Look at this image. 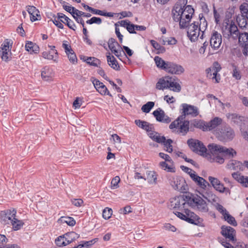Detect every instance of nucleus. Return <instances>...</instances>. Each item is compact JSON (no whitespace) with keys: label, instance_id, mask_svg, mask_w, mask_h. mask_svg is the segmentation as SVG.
<instances>
[{"label":"nucleus","instance_id":"1","mask_svg":"<svg viewBox=\"0 0 248 248\" xmlns=\"http://www.w3.org/2000/svg\"><path fill=\"white\" fill-rule=\"evenodd\" d=\"M194 12V9L190 5L186 6L179 2H177L172 10L173 20L179 22L181 29L187 27Z\"/></svg>","mask_w":248,"mask_h":248},{"label":"nucleus","instance_id":"2","mask_svg":"<svg viewBox=\"0 0 248 248\" xmlns=\"http://www.w3.org/2000/svg\"><path fill=\"white\" fill-rule=\"evenodd\" d=\"M200 23L194 22L187 26V36L192 42H195L199 37L203 38L204 32L207 28V22L204 17L200 16Z\"/></svg>","mask_w":248,"mask_h":248},{"label":"nucleus","instance_id":"3","mask_svg":"<svg viewBox=\"0 0 248 248\" xmlns=\"http://www.w3.org/2000/svg\"><path fill=\"white\" fill-rule=\"evenodd\" d=\"M187 203L197 211L202 214L209 212V208L207 202L200 196L191 194L186 196Z\"/></svg>","mask_w":248,"mask_h":248},{"label":"nucleus","instance_id":"4","mask_svg":"<svg viewBox=\"0 0 248 248\" xmlns=\"http://www.w3.org/2000/svg\"><path fill=\"white\" fill-rule=\"evenodd\" d=\"M169 128L173 133L185 136L189 130V122L185 119L181 120L178 117L170 124Z\"/></svg>","mask_w":248,"mask_h":248},{"label":"nucleus","instance_id":"5","mask_svg":"<svg viewBox=\"0 0 248 248\" xmlns=\"http://www.w3.org/2000/svg\"><path fill=\"white\" fill-rule=\"evenodd\" d=\"M167 177L169 183L174 189L181 193L186 192L187 185L182 177L171 174L167 175Z\"/></svg>","mask_w":248,"mask_h":248},{"label":"nucleus","instance_id":"6","mask_svg":"<svg viewBox=\"0 0 248 248\" xmlns=\"http://www.w3.org/2000/svg\"><path fill=\"white\" fill-rule=\"evenodd\" d=\"M208 148L211 153L216 154L217 152H219L228 158H232L237 154L236 151L232 148H227L215 143L209 144Z\"/></svg>","mask_w":248,"mask_h":248},{"label":"nucleus","instance_id":"7","mask_svg":"<svg viewBox=\"0 0 248 248\" xmlns=\"http://www.w3.org/2000/svg\"><path fill=\"white\" fill-rule=\"evenodd\" d=\"M182 212H183V213L176 211L175 214L179 218L188 223L196 224L200 222V217L194 212L186 208L183 209Z\"/></svg>","mask_w":248,"mask_h":248},{"label":"nucleus","instance_id":"8","mask_svg":"<svg viewBox=\"0 0 248 248\" xmlns=\"http://www.w3.org/2000/svg\"><path fill=\"white\" fill-rule=\"evenodd\" d=\"M221 69V67L218 62H214L211 67L206 70L207 77L212 79L215 83H219L220 80V75L218 73Z\"/></svg>","mask_w":248,"mask_h":248},{"label":"nucleus","instance_id":"9","mask_svg":"<svg viewBox=\"0 0 248 248\" xmlns=\"http://www.w3.org/2000/svg\"><path fill=\"white\" fill-rule=\"evenodd\" d=\"M222 30L223 36L228 39L231 36L234 39H237L239 33L237 27L232 22L231 23H226V25H223Z\"/></svg>","mask_w":248,"mask_h":248},{"label":"nucleus","instance_id":"10","mask_svg":"<svg viewBox=\"0 0 248 248\" xmlns=\"http://www.w3.org/2000/svg\"><path fill=\"white\" fill-rule=\"evenodd\" d=\"M187 143L194 152L202 155L206 154L207 148L200 140L191 139L187 140Z\"/></svg>","mask_w":248,"mask_h":248},{"label":"nucleus","instance_id":"11","mask_svg":"<svg viewBox=\"0 0 248 248\" xmlns=\"http://www.w3.org/2000/svg\"><path fill=\"white\" fill-rule=\"evenodd\" d=\"M208 180L213 188L220 193H225L226 195H230L231 190L229 188L225 187L223 183L217 178L212 176L208 177Z\"/></svg>","mask_w":248,"mask_h":248},{"label":"nucleus","instance_id":"12","mask_svg":"<svg viewBox=\"0 0 248 248\" xmlns=\"http://www.w3.org/2000/svg\"><path fill=\"white\" fill-rule=\"evenodd\" d=\"M182 107V115L179 116V119L184 120L186 116L190 115L195 117L199 115L198 108L194 106L184 103L181 105Z\"/></svg>","mask_w":248,"mask_h":248},{"label":"nucleus","instance_id":"13","mask_svg":"<svg viewBox=\"0 0 248 248\" xmlns=\"http://www.w3.org/2000/svg\"><path fill=\"white\" fill-rule=\"evenodd\" d=\"M234 136L233 130L229 126L223 127L218 132V138L222 141L232 140Z\"/></svg>","mask_w":248,"mask_h":248},{"label":"nucleus","instance_id":"14","mask_svg":"<svg viewBox=\"0 0 248 248\" xmlns=\"http://www.w3.org/2000/svg\"><path fill=\"white\" fill-rule=\"evenodd\" d=\"M16 215V210L13 208L2 211L0 212V222L3 225H9Z\"/></svg>","mask_w":248,"mask_h":248},{"label":"nucleus","instance_id":"15","mask_svg":"<svg viewBox=\"0 0 248 248\" xmlns=\"http://www.w3.org/2000/svg\"><path fill=\"white\" fill-rule=\"evenodd\" d=\"M221 233L228 241L234 243L236 241L235 231L230 226H222Z\"/></svg>","mask_w":248,"mask_h":248},{"label":"nucleus","instance_id":"16","mask_svg":"<svg viewBox=\"0 0 248 248\" xmlns=\"http://www.w3.org/2000/svg\"><path fill=\"white\" fill-rule=\"evenodd\" d=\"M170 206L181 211L185 209L188 203L186 202L184 198L182 196L176 197L170 201Z\"/></svg>","mask_w":248,"mask_h":248},{"label":"nucleus","instance_id":"17","mask_svg":"<svg viewBox=\"0 0 248 248\" xmlns=\"http://www.w3.org/2000/svg\"><path fill=\"white\" fill-rule=\"evenodd\" d=\"M153 114L157 121L166 124H169L171 122V119L166 115L164 111L159 108L154 111Z\"/></svg>","mask_w":248,"mask_h":248},{"label":"nucleus","instance_id":"18","mask_svg":"<svg viewBox=\"0 0 248 248\" xmlns=\"http://www.w3.org/2000/svg\"><path fill=\"white\" fill-rule=\"evenodd\" d=\"M185 71L183 67L176 63L169 62L166 72L175 75H181Z\"/></svg>","mask_w":248,"mask_h":248},{"label":"nucleus","instance_id":"19","mask_svg":"<svg viewBox=\"0 0 248 248\" xmlns=\"http://www.w3.org/2000/svg\"><path fill=\"white\" fill-rule=\"evenodd\" d=\"M222 43V36L217 31H214L210 38V46L214 49L219 47Z\"/></svg>","mask_w":248,"mask_h":248},{"label":"nucleus","instance_id":"20","mask_svg":"<svg viewBox=\"0 0 248 248\" xmlns=\"http://www.w3.org/2000/svg\"><path fill=\"white\" fill-rule=\"evenodd\" d=\"M238 41L240 45L244 48L243 54L247 55L248 53V33L247 32L239 33Z\"/></svg>","mask_w":248,"mask_h":248},{"label":"nucleus","instance_id":"21","mask_svg":"<svg viewBox=\"0 0 248 248\" xmlns=\"http://www.w3.org/2000/svg\"><path fill=\"white\" fill-rule=\"evenodd\" d=\"M191 178L202 189H205L209 183L202 177L198 176L196 173L191 175Z\"/></svg>","mask_w":248,"mask_h":248},{"label":"nucleus","instance_id":"22","mask_svg":"<svg viewBox=\"0 0 248 248\" xmlns=\"http://www.w3.org/2000/svg\"><path fill=\"white\" fill-rule=\"evenodd\" d=\"M27 11L30 15L31 20L32 22L41 19L39 11L34 6H27Z\"/></svg>","mask_w":248,"mask_h":248},{"label":"nucleus","instance_id":"23","mask_svg":"<svg viewBox=\"0 0 248 248\" xmlns=\"http://www.w3.org/2000/svg\"><path fill=\"white\" fill-rule=\"evenodd\" d=\"M232 178L243 186L248 187V177L242 175L238 172H233L232 174Z\"/></svg>","mask_w":248,"mask_h":248},{"label":"nucleus","instance_id":"24","mask_svg":"<svg viewBox=\"0 0 248 248\" xmlns=\"http://www.w3.org/2000/svg\"><path fill=\"white\" fill-rule=\"evenodd\" d=\"M57 15L58 19H60L61 22L66 24L70 29L75 31L76 26L72 20L62 13H58Z\"/></svg>","mask_w":248,"mask_h":248},{"label":"nucleus","instance_id":"25","mask_svg":"<svg viewBox=\"0 0 248 248\" xmlns=\"http://www.w3.org/2000/svg\"><path fill=\"white\" fill-rule=\"evenodd\" d=\"M222 123V119L216 117L209 122H206L207 131H210L217 127Z\"/></svg>","mask_w":248,"mask_h":248},{"label":"nucleus","instance_id":"26","mask_svg":"<svg viewBox=\"0 0 248 248\" xmlns=\"http://www.w3.org/2000/svg\"><path fill=\"white\" fill-rule=\"evenodd\" d=\"M107 59L108 64L114 70L116 71L120 70V66L115 58L113 55H110V53H108L107 55Z\"/></svg>","mask_w":248,"mask_h":248},{"label":"nucleus","instance_id":"27","mask_svg":"<svg viewBox=\"0 0 248 248\" xmlns=\"http://www.w3.org/2000/svg\"><path fill=\"white\" fill-rule=\"evenodd\" d=\"M148 135L154 141L159 143H162L165 140V137L161 136L159 133L153 131L152 129L149 131Z\"/></svg>","mask_w":248,"mask_h":248},{"label":"nucleus","instance_id":"28","mask_svg":"<svg viewBox=\"0 0 248 248\" xmlns=\"http://www.w3.org/2000/svg\"><path fill=\"white\" fill-rule=\"evenodd\" d=\"M170 79L169 77L160 78L156 84V88L158 90L168 88Z\"/></svg>","mask_w":248,"mask_h":248},{"label":"nucleus","instance_id":"29","mask_svg":"<svg viewBox=\"0 0 248 248\" xmlns=\"http://www.w3.org/2000/svg\"><path fill=\"white\" fill-rule=\"evenodd\" d=\"M53 74L52 69L47 66L44 67L41 71V77L46 81L50 80Z\"/></svg>","mask_w":248,"mask_h":248},{"label":"nucleus","instance_id":"30","mask_svg":"<svg viewBox=\"0 0 248 248\" xmlns=\"http://www.w3.org/2000/svg\"><path fill=\"white\" fill-rule=\"evenodd\" d=\"M242 164L240 161L235 160H231L228 163L226 168L232 170H241Z\"/></svg>","mask_w":248,"mask_h":248},{"label":"nucleus","instance_id":"31","mask_svg":"<svg viewBox=\"0 0 248 248\" xmlns=\"http://www.w3.org/2000/svg\"><path fill=\"white\" fill-rule=\"evenodd\" d=\"M154 61L156 66L158 68L164 70L166 71L168 66V63L169 62L165 61L158 56H155L154 58Z\"/></svg>","mask_w":248,"mask_h":248},{"label":"nucleus","instance_id":"32","mask_svg":"<svg viewBox=\"0 0 248 248\" xmlns=\"http://www.w3.org/2000/svg\"><path fill=\"white\" fill-rule=\"evenodd\" d=\"M168 88L175 92H179L181 90V87L179 83L176 82L175 79L171 77L169 80Z\"/></svg>","mask_w":248,"mask_h":248},{"label":"nucleus","instance_id":"33","mask_svg":"<svg viewBox=\"0 0 248 248\" xmlns=\"http://www.w3.org/2000/svg\"><path fill=\"white\" fill-rule=\"evenodd\" d=\"M205 198L209 202L211 203H216L218 201V197L211 190H207L205 193Z\"/></svg>","mask_w":248,"mask_h":248},{"label":"nucleus","instance_id":"34","mask_svg":"<svg viewBox=\"0 0 248 248\" xmlns=\"http://www.w3.org/2000/svg\"><path fill=\"white\" fill-rule=\"evenodd\" d=\"M135 123L139 127L145 130L148 132H149V131H151V129H153L152 126L150 125L148 123L145 121L140 120H136L135 121Z\"/></svg>","mask_w":248,"mask_h":248},{"label":"nucleus","instance_id":"35","mask_svg":"<svg viewBox=\"0 0 248 248\" xmlns=\"http://www.w3.org/2000/svg\"><path fill=\"white\" fill-rule=\"evenodd\" d=\"M12 226V228L14 231H18L21 229L24 224V222L21 220H19L15 217L10 223Z\"/></svg>","mask_w":248,"mask_h":248},{"label":"nucleus","instance_id":"36","mask_svg":"<svg viewBox=\"0 0 248 248\" xmlns=\"http://www.w3.org/2000/svg\"><path fill=\"white\" fill-rule=\"evenodd\" d=\"M58 222L61 224L66 223L70 226H73L76 224V221L74 218L69 217H62L59 219Z\"/></svg>","mask_w":248,"mask_h":248},{"label":"nucleus","instance_id":"37","mask_svg":"<svg viewBox=\"0 0 248 248\" xmlns=\"http://www.w3.org/2000/svg\"><path fill=\"white\" fill-rule=\"evenodd\" d=\"M26 50L31 53H37L39 51V47L31 42L28 41L25 45Z\"/></svg>","mask_w":248,"mask_h":248},{"label":"nucleus","instance_id":"38","mask_svg":"<svg viewBox=\"0 0 248 248\" xmlns=\"http://www.w3.org/2000/svg\"><path fill=\"white\" fill-rule=\"evenodd\" d=\"M67 239V243H71L79 237V235L74 232H70L63 235Z\"/></svg>","mask_w":248,"mask_h":248},{"label":"nucleus","instance_id":"39","mask_svg":"<svg viewBox=\"0 0 248 248\" xmlns=\"http://www.w3.org/2000/svg\"><path fill=\"white\" fill-rule=\"evenodd\" d=\"M147 178L149 183L156 184L157 175L155 172L154 171H147L146 172Z\"/></svg>","mask_w":248,"mask_h":248},{"label":"nucleus","instance_id":"40","mask_svg":"<svg viewBox=\"0 0 248 248\" xmlns=\"http://www.w3.org/2000/svg\"><path fill=\"white\" fill-rule=\"evenodd\" d=\"M193 125L195 127L207 131L206 122L201 120H196L194 122Z\"/></svg>","mask_w":248,"mask_h":248},{"label":"nucleus","instance_id":"41","mask_svg":"<svg viewBox=\"0 0 248 248\" xmlns=\"http://www.w3.org/2000/svg\"><path fill=\"white\" fill-rule=\"evenodd\" d=\"M172 142L173 141L171 139H168L166 140L165 139L164 141L162 142L161 143L164 145V147L165 148V150L167 152L171 153L173 151L172 146L171 145Z\"/></svg>","mask_w":248,"mask_h":248},{"label":"nucleus","instance_id":"42","mask_svg":"<svg viewBox=\"0 0 248 248\" xmlns=\"http://www.w3.org/2000/svg\"><path fill=\"white\" fill-rule=\"evenodd\" d=\"M224 219L227 221L230 224L236 226H237V222L232 216L229 214V212L225 213V215L223 216Z\"/></svg>","mask_w":248,"mask_h":248},{"label":"nucleus","instance_id":"43","mask_svg":"<svg viewBox=\"0 0 248 248\" xmlns=\"http://www.w3.org/2000/svg\"><path fill=\"white\" fill-rule=\"evenodd\" d=\"M85 61L86 62L92 66H98V65L100 63V61L99 59L95 58L94 57H88Z\"/></svg>","mask_w":248,"mask_h":248},{"label":"nucleus","instance_id":"44","mask_svg":"<svg viewBox=\"0 0 248 248\" xmlns=\"http://www.w3.org/2000/svg\"><path fill=\"white\" fill-rule=\"evenodd\" d=\"M227 117L234 124H238L242 121L241 117L235 113L229 114Z\"/></svg>","mask_w":248,"mask_h":248},{"label":"nucleus","instance_id":"45","mask_svg":"<svg viewBox=\"0 0 248 248\" xmlns=\"http://www.w3.org/2000/svg\"><path fill=\"white\" fill-rule=\"evenodd\" d=\"M155 103L154 102L149 101L146 104L143 105L141 107V110L145 113H149L151 109L154 107Z\"/></svg>","mask_w":248,"mask_h":248},{"label":"nucleus","instance_id":"46","mask_svg":"<svg viewBox=\"0 0 248 248\" xmlns=\"http://www.w3.org/2000/svg\"><path fill=\"white\" fill-rule=\"evenodd\" d=\"M108 46L111 51L116 49L118 47H120V45L115 40V39L111 38L108 40Z\"/></svg>","mask_w":248,"mask_h":248},{"label":"nucleus","instance_id":"47","mask_svg":"<svg viewBox=\"0 0 248 248\" xmlns=\"http://www.w3.org/2000/svg\"><path fill=\"white\" fill-rule=\"evenodd\" d=\"M152 46L155 49L158 51L159 53H164L165 52L166 49L163 46H161L155 40H152L150 41Z\"/></svg>","mask_w":248,"mask_h":248},{"label":"nucleus","instance_id":"48","mask_svg":"<svg viewBox=\"0 0 248 248\" xmlns=\"http://www.w3.org/2000/svg\"><path fill=\"white\" fill-rule=\"evenodd\" d=\"M219 152H217L216 154L211 153L213 155V161L218 163L219 164H223L224 162V158L219 155Z\"/></svg>","mask_w":248,"mask_h":248},{"label":"nucleus","instance_id":"49","mask_svg":"<svg viewBox=\"0 0 248 248\" xmlns=\"http://www.w3.org/2000/svg\"><path fill=\"white\" fill-rule=\"evenodd\" d=\"M11 42V41L10 40H5L1 45L0 50H4V51H6V50H11L12 45V43Z\"/></svg>","mask_w":248,"mask_h":248},{"label":"nucleus","instance_id":"50","mask_svg":"<svg viewBox=\"0 0 248 248\" xmlns=\"http://www.w3.org/2000/svg\"><path fill=\"white\" fill-rule=\"evenodd\" d=\"M42 56L45 59L48 60H52L56 61L57 57H55V55L53 54V52L44 51L42 53Z\"/></svg>","mask_w":248,"mask_h":248},{"label":"nucleus","instance_id":"51","mask_svg":"<svg viewBox=\"0 0 248 248\" xmlns=\"http://www.w3.org/2000/svg\"><path fill=\"white\" fill-rule=\"evenodd\" d=\"M50 16H52L54 19H51V21L53 22V23L59 28L60 29H63V24L59 21L60 19H58V17L56 16L52 13H50Z\"/></svg>","mask_w":248,"mask_h":248},{"label":"nucleus","instance_id":"52","mask_svg":"<svg viewBox=\"0 0 248 248\" xmlns=\"http://www.w3.org/2000/svg\"><path fill=\"white\" fill-rule=\"evenodd\" d=\"M112 214V210L108 207L105 208L102 213L103 217L105 219H109Z\"/></svg>","mask_w":248,"mask_h":248},{"label":"nucleus","instance_id":"53","mask_svg":"<svg viewBox=\"0 0 248 248\" xmlns=\"http://www.w3.org/2000/svg\"><path fill=\"white\" fill-rule=\"evenodd\" d=\"M111 52L120 60H121V57L123 56V54L125 55L124 52L123 50L120 45V47H118L116 49H113Z\"/></svg>","mask_w":248,"mask_h":248},{"label":"nucleus","instance_id":"54","mask_svg":"<svg viewBox=\"0 0 248 248\" xmlns=\"http://www.w3.org/2000/svg\"><path fill=\"white\" fill-rule=\"evenodd\" d=\"M11 50H0V56L2 60L5 62H8L9 60V55L11 54Z\"/></svg>","mask_w":248,"mask_h":248},{"label":"nucleus","instance_id":"55","mask_svg":"<svg viewBox=\"0 0 248 248\" xmlns=\"http://www.w3.org/2000/svg\"><path fill=\"white\" fill-rule=\"evenodd\" d=\"M160 166L164 170H167L169 172H174L175 171V168L174 167L169 166L166 162H161L160 163Z\"/></svg>","mask_w":248,"mask_h":248},{"label":"nucleus","instance_id":"56","mask_svg":"<svg viewBox=\"0 0 248 248\" xmlns=\"http://www.w3.org/2000/svg\"><path fill=\"white\" fill-rule=\"evenodd\" d=\"M240 10L242 14V17H246L248 15V4L247 3H243L241 5Z\"/></svg>","mask_w":248,"mask_h":248},{"label":"nucleus","instance_id":"57","mask_svg":"<svg viewBox=\"0 0 248 248\" xmlns=\"http://www.w3.org/2000/svg\"><path fill=\"white\" fill-rule=\"evenodd\" d=\"M120 181V178L119 176H116L113 178L111 181V186L112 189H116L119 187V183Z\"/></svg>","mask_w":248,"mask_h":248},{"label":"nucleus","instance_id":"58","mask_svg":"<svg viewBox=\"0 0 248 248\" xmlns=\"http://www.w3.org/2000/svg\"><path fill=\"white\" fill-rule=\"evenodd\" d=\"M86 23L88 24H92L95 23L98 25H100L102 23V19L100 17L93 16L90 19L86 21Z\"/></svg>","mask_w":248,"mask_h":248},{"label":"nucleus","instance_id":"59","mask_svg":"<svg viewBox=\"0 0 248 248\" xmlns=\"http://www.w3.org/2000/svg\"><path fill=\"white\" fill-rule=\"evenodd\" d=\"M97 91L102 95H108L111 96V94L109 93L108 89L104 84L98 89Z\"/></svg>","mask_w":248,"mask_h":248},{"label":"nucleus","instance_id":"60","mask_svg":"<svg viewBox=\"0 0 248 248\" xmlns=\"http://www.w3.org/2000/svg\"><path fill=\"white\" fill-rule=\"evenodd\" d=\"M62 7H63V8L65 11H66L67 12H68L69 13H70L72 15V16H73V15H74L73 13H75V11L77 9H76L74 7H72V6L68 5H66V4H64L62 5Z\"/></svg>","mask_w":248,"mask_h":248},{"label":"nucleus","instance_id":"61","mask_svg":"<svg viewBox=\"0 0 248 248\" xmlns=\"http://www.w3.org/2000/svg\"><path fill=\"white\" fill-rule=\"evenodd\" d=\"M98 240V239L96 238L93 239L90 241H83V244L84 245V248H90L93 245L94 243H95L96 242H97Z\"/></svg>","mask_w":248,"mask_h":248},{"label":"nucleus","instance_id":"62","mask_svg":"<svg viewBox=\"0 0 248 248\" xmlns=\"http://www.w3.org/2000/svg\"><path fill=\"white\" fill-rule=\"evenodd\" d=\"M69 61L73 63H75L77 62V58L73 50L67 54Z\"/></svg>","mask_w":248,"mask_h":248},{"label":"nucleus","instance_id":"63","mask_svg":"<svg viewBox=\"0 0 248 248\" xmlns=\"http://www.w3.org/2000/svg\"><path fill=\"white\" fill-rule=\"evenodd\" d=\"M63 236H60L55 240L56 245L59 247L65 246V243L63 241Z\"/></svg>","mask_w":248,"mask_h":248},{"label":"nucleus","instance_id":"64","mask_svg":"<svg viewBox=\"0 0 248 248\" xmlns=\"http://www.w3.org/2000/svg\"><path fill=\"white\" fill-rule=\"evenodd\" d=\"M218 240L225 248H234L233 246L227 242L226 240L223 238H218Z\"/></svg>","mask_w":248,"mask_h":248}]
</instances>
